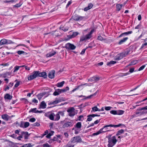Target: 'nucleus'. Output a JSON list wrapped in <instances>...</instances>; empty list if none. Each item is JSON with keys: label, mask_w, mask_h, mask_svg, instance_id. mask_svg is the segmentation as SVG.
<instances>
[{"label": "nucleus", "mask_w": 147, "mask_h": 147, "mask_svg": "<svg viewBox=\"0 0 147 147\" xmlns=\"http://www.w3.org/2000/svg\"><path fill=\"white\" fill-rule=\"evenodd\" d=\"M121 126H122L123 127H125V125L123 124H119L118 125H113V124H110L109 125H106L104 126V127L100 129L99 131H97L96 133H94L92 134V135L93 136H95L99 134H100L102 132H105L106 131H108L109 130L107 131H103V130L106 127H119Z\"/></svg>", "instance_id": "1"}, {"label": "nucleus", "mask_w": 147, "mask_h": 147, "mask_svg": "<svg viewBox=\"0 0 147 147\" xmlns=\"http://www.w3.org/2000/svg\"><path fill=\"white\" fill-rule=\"evenodd\" d=\"M117 141V140H116L115 136H113L111 139L108 140V147H112L116 144Z\"/></svg>", "instance_id": "2"}, {"label": "nucleus", "mask_w": 147, "mask_h": 147, "mask_svg": "<svg viewBox=\"0 0 147 147\" xmlns=\"http://www.w3.org/2000/svg\"><path fill=\"white\" fill-rule=\"evenodd\" d=\"M94 29H92L88 34L86 35L85 36H81L80 38V41H83L90 38L92 37V34L94 32Z\"/></svg>", "instance_id": "3"}, {"label": "nucleus", "mask_w": 147, "mask_h": 147, "mask_svg": "<svg viewBox=\"0 0 147 147\" xmlns=\"http://www.w3.org/2000/svg\"><path fill=\"white\" fill-rule=\"evenodd\" d=\"M70 141L72 143L81 142H82V140L80 136H77L72 138Z\"/></svg>", "instance_id": "4"}, {"label": "nucleus", "mask_w": 147, "mask_h": 147, "mask_svg": "<svg viewBox=\"0 0 147 147\" xmlns=\"http://www.w3.org/2000/svg\"><path fill=\"white\" fill-rule=\"evenodd\" d=\"M72 19L75 21H78L85 19L86 18L85 17L76 14L72 16Z\"/></svg>", "instance_id": "5"}, {"label": "nucleus", "mask_w": 147, "mask_h": 147, "mask_svg": "<svg viewBox=\"0 0 147 147\" xmlns=\"http://www.w3.org/2000/svg\"><path fill=\"white\" fill-rule=\"evenodd\" d=\"M75 109L74 107H70L67 110V111L68 113V115L70 117H73L75 115Z\"/></svg>", "instance_id": "6"}, {"label": "nucleus", "mask_w": 147, "mask_h": 147, "mask_svg": "<svg viewBox=\"0 0 147 147\" xmlns=\"http://www.w3.org/2000/svg\"><path fill=\"white\" fill-rule=\"evenodd\" d=\"M38 72L37 71H34L33 72L32 75H31L30 76L28 77V80H31L33 79L36 78L38 75Z\"/></svg>", "instance_id": "7"}, {"label": "nucleus", "mask_w": 147, "mask_h": 147, "mask_svg": "<svg viewBox=\"0 0 147 147\" xmlns=\"http://www.w3.org/2000/svg\"><path fill=\"white\" fill-rule=\"evenodd\" d=\"M76 47L74 45L70 43H68L66 44L65 48L69 50H73L75 49Z\"/></svg>", "instance_id": "8"}, {"label": "nucleus", "mask_w": 147, "mask_h": 147, "mask_svg": "<svg viewBox=\"0 0 147 147\" xmlns=\"http://www.w3.org/2000/svg\"><path fill=\"white\" fill-rule=\"evenodd\" d=\"M49 91L48 92H43L42 93L38 94V95H37V96L38 99L39 100H40L44 95L47 94H48L51 91V89H49Z\"/></svg>", "instance_id": "9"}, {"label": "nucleus", "mask_w": 147, "mask_h": 147, "mask_svg": "<svg viewBox=\"0 0 147 147\" xmlns=\"http://www.w3.org/2000/svg\"><path fill=\"white\" fill-rule=\"evenodd\" d=\"M73 121H71L70 122L67 121L65 123L63 126L64 128L69 127H71L73 126Z\"/></svg>", "instance_id": "10"}, {"label": "nucleus", "mask_w": 147, "mask_h": 147, "mask_svg": "<svg viewBox=\"0 0 147 147\" xmlns=\"http://www.w3.org/2000/svg\"><path fill=\"white\" fill-rule=\"evenodd\" d=\"M37 71L38 72V77H43L45 78H47V75L46 72H43L41 73L39 71Z\"/></svg>", "instance_id": "11"}, {"label": "nucleus", "mask_w": 147, "mask_h": 147, "mask_svg": "<svg viewBox=\"0 0 147 147\" xmlns=\"http://www.w3.org/2000/svg\"><path fill=\"white\" fill-rule=\"evenodd\" d=\"M124 57H125V55L123 53L118 54L116 56L115 60H119L122 59Z\"/></svg>", "instance_id": "12"}, {"label": "nucleus", "mask_w": 147, "mask_h": 147, "mask_svg": "<svg viewBox=\"0 0 147 147\" xmlns=\"http://www.w3.org/2000/svg\"><path fill=\"white\" fill-rule=\"evenodd\" d=\"M55 73V70H52L50 71L48 75V77L51 79L53 78L54 77Z\"/></svg>", "instance_id": "13"}, {"label": "nucleus", "mask_w": 147, "mask_h": 147, "mask_svg": "<svg viewBox=\"0 0 147 147\" xmlns=\"http://www.w3.org/2000/svg\"><path fill=\"white\" fill-rule=\"evenodd\" d=\"M54 89H55V91L53 93V95L54 96H57L59 94L61 93V89H55V87Z\"/></svg>", "instance_id": "14"}, {"label": "nucleus", "mask_w": 147, "mask_h": 147, "mask_svg": "<svg viewBox=\"0 0 147 147\" xmlns=\"http://www.w3.org/2000/svg\"><path fill=\"white\" fill-rule=\"evenodd\" d=\"M132 33V31H129L126 32H124L121 34L118 37V38L121 37L125 35H127L129 34H131Z\"/></svg>", "instance_id": "15"}, {"label": "nucleus", "mask_w": 147, "mask_h": 147, "mask_svg": "<svg viewBox=\"0 0 147 147\" xmlns=\"http://www.w3.org/2000/svg\"><path fill=\"white\" fill-rule=\"evenodd\" d=\"M93 5L91 3L88 4V6L84 8V11H87L88 10L90 9L93 7Z\"/></svg>", "instance_id": "16"}, {"label": "nucleus", "mask_w": 147, "mask_h": 147, "mask_svg": "<svg viewBox=\"0 0 147 147\" xmlns=\"http://www.w3.org/2000/svg\"><path fill=\"white\" fill-rule=\"evenodd\" d=\"M123 5L121 4H117L116 5V10L118 11H119L120 10L122 6Z\"/></svg>", "instance_id": "17"}, {"label": "nucleus", "mask_w": 147, "mask_h": 147, "mask_svg": "<svg viewBox=\"0 0 147 147\" xmlns=\"http://www.w3.org/2000/svg\"><path fill=\"white\" fill-rule=\"evenodd\" d=\"M46 104L44 101L41 102L40 105V107L42 109H45L46 108Z\"/></svg>", "instance_id": "18"}, {"label": "nucleus", "mask_w": 147, "mask_h": 147, "mask_svg": "<svg viewBox=\"0 0 147 147\" xmlns=\"http://www.w3.org/2000/svg\"><path fill=\"white\" fill-rule=\"evenodd\" d=\"M56 53V52L55 51H53L52 52H50L49 53H47L46 55V56L47 57H50L54 55Z\"/></svg>", "instance_id": "19"}, {"label": "nucleus", "mask_w": 147, "mask_h": 147, "mask_svg": "<svg viewBox=\"0 0 147 147\" xmlns=\"http://www.w3.org/2000/svg\"><path fill=\"white\" fill-rule=\"evenodd\" d=\"M7 40L5 39H1L0 41V46L7 44Z\"/></svg>", "instance_id": "20"}, {"label": "nucleus", "mask_w": 147, "mask_h": 147, "mask_svg": "<svg viewBox=\"0 0 147 147\" xmlns=\"http://www.w3.org/2000/svg\"><path fill=\"white\" fill-rule=\"evenodd\" d=\"M128 38L127 37H125L123 39L121 40L118 42L119 45H121L123 43L125 42L128 39Z\"/></svg>", "instance_id": "21"}, {"label": "nucleus", "mask_w": 147, "mask_h": 147, "mask_svg": "<svg viewBox=\"0 0 147 147\" xmlns=\"http://www.w3.org/2000/svg\"><path fill=\"white\" fill-rule=\"evenodd\" d=\"M59 29H61L63 31L65 32L67 31L69 29V28L68 27L64 26H61L59 28Z\"/></svg>", "instance_id": "22"}, {"label": "nucleus", "mask_w": 147, "mask_h": 147, "mask_svg": "<svg viewBox=\"0 0 147 147\" xmlns=\"http://www.w3.org/2000/svg\"><path fill=\"white\" fill-rule=\"evenodd\" d=\"M75 128H77L78 129H80L82 127L81 123L80 122H78L75 125Z\"/></svg>", "instance_id": "23"}, {"label": "nucleus", "mask_w": 147, "mask_h": 147, "mask_svg": "<svg viewBox=\"0 0 147 147\" xmlns=\"http://www.w3.org/2000/svg\"><path fill=\"white\" fill-rule=\"evenodd\" d=\"M12 96L10 95L9 94H6L4 96V98L7 100H11L12 98Z\"/></svg>", "instance_id": "24"}, {"label": "nucleus", "mask_w": 147, "mask_h": 147, "mask_svg": "<svg viewBox=\"0 0 147 147\" xmlns=\"http://www.w3.org/2000/svg\"><path fill=\"white\" fill-rule=\"evenodd\" d=\"M55 121H58L60 118V116L59 114L57 113L54 115Z\"/></svg>", "instance_id": "25"}, {"label": "nucleus", "mask_w": 147, "mask_h": 147, "mask_svg": "<svg viewBox=\"0 0 147 147\" xmlns=\"http://www.w3.org/2000/svg\"><path fill=\"white\" fill-rule=\"evenodd\" d=\"M1 117L2 118L5 120L7 121L8 119V115L7 114L3 115Z\"/></svg>", "instance_id": "26"}, {"label": "nucleus", "mask_w": 147, "mask_h": 147, "mask_svg": "<svg viewBox=\"0 0 147 147\" xmlns=\"http://www.w3.org/2000/svg\"><path fill=\"white\" fill-rule=\"evenodd\" d=\"M64 83L65 82L64 81H63L61 82L58 83L57 84L56 86L58 87H61L63 86Z\"/></svg>", "instance_id": "27"}, {"label": "nucleus", "mask_w": 147, "mask_h": 147, "mask_svg": "<svg viewBox=\"0 0 147 147\" xmlns=\"http://www.w3.org/2000/svg\"><path fill=\"white\" fill-rule=\"evenodd\" d=\"M116 63V61H111L109 62H108L107 63V65L108 66H111L112 64H114Z\"/></svg>", "instance_id": "28"}, {"label": "nucleus", "mask_w": 147, "mask_h": 147, "mask_svg": "<svg viewBox=\"0 0 147 147\" xmlns=\"http://www.w3.org/2000/svg\"><path fill=\"white\" fill-rule=\"evenodd\" d=\"M125 111H124L119 110L117 111V115H121L123 114Z\"/></svg>", "instance_id": "29"}, {"label": "nucleus", "mask_w": 147, "mask_h": 147, "mask_svg": "<svg viewBox=\"0 0 147 147\" xmlns=\"http://www.w3.org/2000/svg\"><path fill=\"white\" fill-rule=\"evenodd\" d=\"M124 131L123 129H121V130L118 131L117 132V134H116V136H118L120 135L121 134L123 133Z\"/></svg>", "instance_id": "30"}, {"label": "nucleus", "mask_w": 147, "mask_h": 147, "mask_svg": "<svg viewBox=\"0 0 147 147\" xmlns=\"http://www.w3.org/2000/svg\"><path fill=\"white\" fill-rule=\"evenodd\" d=\"M100 111V110L99 109L96 107H94L92 108V111Z\"/></svg>", "instance_id": "31"}, {"label": "nucleus", "mask_w": 147, "mask_h": 147, "mask_svg": "<svg viewBox=\"0 0 147 147\" xmlns=\"http://www.w3.org/2000/svg\"><path fill=\"white\" fill-rule=\"evenodd\" d=\"M54 114V113H52L49 115V118L52 120H55Z\"/></svg>", "instance_id": "32"}, {"label": "nucleus", "mask_w": 147, "mask_h": 147, "mask_svg": "<svg viewBox=\"0 0 147 147\" xmlns=\"http://www.w3.org/2000/svg\"><path fill=\"white\" fill-rule=\"evenodd\" d=\"M17 53L20 55L22 54H24V55H25L27 54V53L22 51H18L17 52Z\"/></svg>", "instance_id": "33"}, {"label": "nucleus", "mask_w": 147, "mask_h": 147, "mask_svg": "<svg viewBox=\"0 0 147 147\" xmlns=\"http://www.w3.org/2000/svg\"><path fill=\"white\" fill-rule=\"evenodd\" d=\"M92 114L89 115L87 116V117L88 118L87 119V121H90L92 120V117H93L92 116Z\"/></svg>", "instance_id": "34"}, {"label": "nucleus", "mask_w": 147, "mask_h": 147, "mask_svg": "<svg viewBox=\"0 0 147 147\" xmlns=\"http://www.w3.org/2000/svg\"><path fill=\"white\" fill-rule=\"evenodd\" d=\"M37 109L36 108H34L33 109H31L30 110L29 112L30 113V112H33L35 113H36L37 111Z\"/></svg>", "instance_id": "35"}, {"label": "nucleus", "mask_w": 147, "mask_h": 147, "mask_svg": "<svg viewBox=\"0 0 147 147\" xmlns=\"http://www.w3.org/2000/svg\"><path fill=\"white\" fill-rule=\"evenodd\" d=\"M70 141L66 145L65 147H74V145L71 144Z\"/></svg>", "instance_id": "36"}, {"label": "nucleus", "mask_w": 147, "mask_h": 147, "mask_svg": "<svg viewBox=\"0 0 147 147\" xmlns=\"http://www.w3.org/2000/svg\"><path fill=\"white\" fill-rule=\"evenodd\" d=\"M61 100H60V99L58 100H55L53 101L52 102V104H57L59 102H61Z\"/></svg>", "instance_id": "37"}, {"label": "nucleus", "mask_w": 147, "mask_h": 147, "mask_svg": "<svg viewBox=\"0 0 147 147\" xmlns=\"http://www.w3.org/2000/svg\"><path fill=\"white\" fill-rule=\"evenodd\" d=\"M97 93V92H96L94 94H91L90 96H88L86 98V99L87 98H91L92 97L95 96L96 95Z\"/></svg>", "instance_id": "38"}, {"label": "nucleus", "mask_w": 147, "mask_h": 147, "mask_svg": "<svg viewBox=\"0 0 147 147\" xmlns=\"http://www.w3.org/2000/svg\"><path fill=\"white\" fill-rule=\"evenodd\" d=\"M30 125V123L28 122H26L24 123V128H26L28 127Z\"/></svg>", "instance_id": "39"}, {"label": "nucleus", "mask_w": 147, "mask_h": 147, "mask_svg": "<svg viewBox=\"0 0 147 147\" xmlns=\"http://www.w3.org/2000/svg\"><path fill=\"white\" fill-rule=\"evenodd\" d=\"M110 113L111 114L114 115H117V111L112 110L110 111Z\"/></svg>", "instance_id": "40"}, {"label": "nucleus", "mask_w": 147, "mask_h": 147, "mask_svg": "<svg viewBox=\"0 0 147 147\" xmlns=\"http://www.w3.org/2000/svg\"><path fill=\"white\" fill-rule=\"evenodd\" d=\"M78 34V33L77 32H74L71 35L72 37H74L77 36Z\"/></svg>", "instance_id": "41"}, {"label": "nucleus", "mask_w": 147, "mask_h": 147, "mask_svg": "<svg viewBox=\"0 0 147 147\" xmlns=\"http://www.w3.org/2000/svg\"><path fill=\"white\" fill-rule=\"evenodd\" d=\"M19 69V66H15L14 68V70H13V72H15L17 71Z\"/></svg>", "instance_id": "42"}, {"label": "nucleus", "mask_w": 147, "mask_h": 147, "mask_svg": "<svg viewBox=\"0 0 147 147\" xmlns=\"http://www.w3.org/2000/svg\"><path fill=\"white\" fill-rule=\"evenodd\" d=\"M58 139L57 138V137H53V139L50 140L49 141H53V142L54 141H58Z\"/></svg>", "instance_id": "43"}, {"label": "nucleus", "mask_w": 147, "mask_h": 147, "mask_svg": "<svg viewBox=\"0 0 147 147\" xmlns=\"http://www.w3.org/2000/svg\"><path fill=\"white\" fill-rule=\"evenodd\" d=\"M131 64L133 65H135L138 63V61L137 60H135L132 61L131 62Z\"/></svg>", "instance_id": "44"}, {"label": "nucleus", "mask_w": 147, "mask_h": 147, "mask_svg": "<svg viewBox=\"0 0 147 147\" xmlns=\"http://www.w3.org/2000/svg\"><path fill=\"white\" fill-rule=\"evenodd\" d=\"M23 147H31L32 146L31 144H26L24 145Z\"/></svg>", "instance_id": "45"}, {"label": "nucleus", "mask_w": 147, "mask_h": 147, "mask_svg": "<svg viewBox=\"0 0 147 147\" xmlns=\"http://www.w3.org/2000/svg\"><path fill=\"white\" fill-rule=\"evenodd\" d=\"M88 81H90L91 82H93L95 81L94 76L93 77H92V78H91L90 79H88Z\"/></svg>", "instance_id": "46"}, {"label": "nucleus", "mask_w": 147, "mask_h": 147, "mask_svg": "<svg viewBox=\"0 0 147 147\" xmlns=\"http://www.w3.org/2000/svg\"><path fill=\"white\" fill-rule=\"evenodd\" d=\"M146 65H142V66L140 67L139 68V69L138 71H140L142 70H143L145 67Z\"/></svg>", "instance_id": "47"}, {"label": "nucleus", "mask_w": 147, "mask_h": 147, "mask_svg": "<svg viewBox=\"0 0 147 147\" xmlns=\"http://www.w3.org/2000/svg\"><path fill=\"white\" fill-rule=\"evenodd\" d=\"M7 44H14V42H13L12 41L10 40H7Z\"/></svg>", "instance_id": "48"}, {"label": "nucleus", "mask_w": 147, "mask_h": 147, "mask_svg": "<svg viewBox=\"0 0 147 147\" xmlns=\"http://www.w3.org/2000/svg\"><path fill=\"white\" fill-rule=\"evenodd\" d=\"M36 121V119L34 118H32L30 119H29V121L32 122H34Z\"/></svg>", "instance_id": "49"}, {"label": "nucleus", "mask_w": 147, "mask_h": 147, "mask_svg": "<svg viewBox=\"0 0 147 147\" xmlns=\"http://www.w3.org/2000/svg\"><path fill=\"white\" fill-rule=\"evenodd\" d=\"M112 107H105V109L106 110L108 111L110 110Z\"/></svg>", "instance_id": "50"}, {"label": "nucleus", "mask_w": 147, "mask_h": 147, "mask_svg": "<svg viewBox=\"0 0 147 147\" xmlns=\"http://www.w3.org/2000/svg\"><path fill=\"white\" fill-rule=\"evenodd\" d=\"M20 82L17 81L16 83L15 84L14 86V87L16 88L17 87L20 85Z\"/></svg>", "instance_id": "51"}, {"label": "nucleus", "mask_w": 147, "mask_h": 147, "mask_svg": "<svg viewBox=\"0 0 147 147\" xmlns=\"http://www.w3.org/2000/svg\"><path fill=\"white\" fill-rule=\"evenodd\" d=\"M40 125V124L38 122H36L33 124L34 126H38Z\"/></svg>", "instance_id": "52"}, {"label": "nucleus", "mask_w": 147, "mask_h": 147, "mask_svg": "<svg viewBox=\"0 0 147 147\" xmlns=\"http://www.w3.org/2000/svg\"><path fill=\"white\" fill-rule=\"evenodd\" d=\"M83 116L82 115H80V116L78 117V120H79V121H82L83 120L82 119V118H83Z\"/></svg>", "instance_id": "53"}, {"label": "nucleus", "mask_w": 147, "mask_h": 147, "mask_svg": "<svg viewBox=\"0 0 147 147\" xmlns=\"http://www.w3.org/2000/svg\"><path fill=\"white\" fill-rule=\"evenodd\" d=\"M58 114H59V115H60L62 116H63L64 115V113L62 111H59L58 113Z\"/></svg>", "instance_id": "54"}, {"label": "nucleus", "mask_w": 147, "mask_h": 147, "mask_svg": "<svg viewBox=\"0 0 147 147\" xmlns=\"http://www.w3.org/2000/svg\"><path fill=\"white\" fill-rule=\"evenodd\" d=\"M22 5V4L20 3L16 4L14 6L17 7H20Z\"/></svg>", "instance_id": "55"}, {"label": "nucleus", "mask_w": 147, "mask_h": 147, "mask_svg": "<svg viewBox=\"0 0 147 147\" xmlns=\"http://www.w3.org/2000/svg\"><path fill=\"white\" fill-rule=\"evenodd\" d=\"M97 39L98 40H103V37H102L100 36H99L97 38Z\"/></svg>", "instance_id": "56"}, {"label": "nucleus", "mask_w": 147, "mask_h": 147, "mask_svg": "<svg viewBox=\"0 0 147 147\" xmlns=\"http://www.w3.org/2000/svg\"><path fill=\"white\" fill-rule=\"evenodd\" d=\"M134 68H131L130 69L128 72L132 73L134 71Z\"/></svg>", "instance_id": "57"}, {"label": "nucleus", "mask_w": 147, "mask_h": 147, "mask_svg": "<svg viewBox=\"0 0 147 147\" xmlns=\"http://www.w3.org/2000/svg\"><path fill=\"white\" fill-rule=\"evenodd\" d=\"M32 102L35 103H37L38 102V100L36 99L35 98H34L32 100Z\"/></svg>", "instance_id": "58"}, {"label": "nucleus", "mask_w": 147, "mask_h": 147, "mask_svg": "<svg viewBox=\"0 0 147 147\" xmlns=\"http://www.w3.org/2000/svg\"><path fill=\"white\" fill-rule=\"evenodd\" d=\"M43 147H50V146L47 143L43 144Z\"/></svg>", "instance_id": "59"}, {"label": "nucleus", "mask_w": 147, "mask_h": 147, "mask_svg": "<svg viewBox=\"0 0 147 147\" xmlns=\"http://www.w3.org/2000/svg\"><path fill=\"white\" fill-rule=\"evenodd\" d=\"M52 135V134H51V133H49L47 135L46 137L47 138H50L51 136Z\"/></svg>", "instance_id": "60"}, {"label": "nucleus", "mask_w": 147, "mask_h": 147, "mask_svg": "<svg viewBox=\"0 0 147 147\" xmlns=\"http://www.w3.org/2000/svg\"><path fill=\"white\" fill-rule=\"evenodd\" d=\"M86 49H83L82 50V52L80 53V54L81 55L85 53Z\"/></svg>", "instance_id": "61"}, {"label": "nucleus", "mask_w": 147, "mask_h": 147, "mask_svg": "<svg viewBox=\"0 0 147 147\" xmlns=\"http://www.w3.org/2000/svg\"><path fill=\"white\" fill-rule=\"evenodd\" d=\"M144 109L147 110V106L141 108L140 109H139V110L141 111Z\"/></svg>", "instance_id": "62"}, {"label": "nucleus", "mask_w": 147, "mask_h": 147, "mask_svg": "<svg viewBox=\"0 0 147 147\" xmlns=\"http://www.w3.org/2000/svg\"><path fill=\"white\" fill-rule=\"evenodd\" d=\"M100 119L99 120H96L94 122V124H98V123L100 122Z\"/></svg>", "instance_id": "63"}, {"label": "nucleus", "mask_w": 147, "mask_h": 147, "mask_svg": "<svg viewBox=\"0 0 147 147\" xmlns=\"http://www.w3.org/2000/svg\"><path fill=\"white\" fill-rule=\"evenodd\" d=\"M141 25L140 24H138L136 27H135V29H138L140 28Z\"/></svg>", "instance_id": "64"}]
</instances>
